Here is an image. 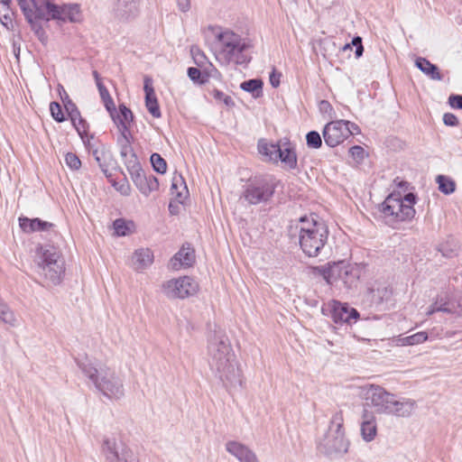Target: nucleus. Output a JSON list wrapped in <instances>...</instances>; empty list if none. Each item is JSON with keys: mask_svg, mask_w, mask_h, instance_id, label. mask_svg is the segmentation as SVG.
I'll list each match as a JSON object with an SVG mask.
<instances>
[{"mask_svg": "<svg viewBox=\"0 0 462 462\" xmlns=\"http://www.w3.org/2000/svg\"><path fill=\"white\" fill-rule=\"evenodd\" d=\"M208 361L211 371L230 393L242 386V374L225 333L215 331L208 337Z\"/></svg>", "mask_w": 462, "mask_h": 462, "instance_id": "1", "label": "nucleus"}, {"mask_svg": "<svg viewBox=\"0 0 462 462\" xmlns=\"http://www.w3.org/2000/svg\"><path fill=\"white\" fill-rule=\"evenodd\" d=\"M290 236L297 238L300 249L309 257H316L327 244V226L314 216H303L292 221L289 228Z\"/></svg>", "mask_w": 462, "mask_h": 462, "instance_id": "2", "label": "nucleus"}, {"mask_svg": "<svg viewBox=\"0 0 462 462\" xmlns=\"http://www.w3.org/2000/svg\"><path fill=\"white\" fill-rule=\"evenodd\" d=\"M76 363L96 390L105 397L117 401L125 396L123 378L114 369L106 365L97 368L87 356L76 359Z\"/></svg>", "mask_w": 462, "mask_h": 462, "instance_id": "3", "label": "nucleus"}, {"mask_svg": "<svg viewBox=\"0 0 462 462\" xmlns=\"http://www.w3.org/2000/svg\"><path fill=\"white\" fill-rule=\"evenodd\" d=\"M217 60L223 65L231 63L236 65H247L251 57L247 53L249 44L241 35L226 30L217 36Z\"/></svg>", "mask_w": 462, "mask_h": 462, "instance_id": "4", "label": "nucleus"}, {"mask_svg": "<svg viewBox=\"0 0 462 462\" xmlns=\"http://www.w3.org/2000/svg\"><path fill=\"white\" fill-rule=\"evenodd\" d=\"M416 199L417 197L412 192L404 196H402L400 192H393L388 195L380 205V211L385 223L394 227L401 222L411 220L416 214L414 209Z\"/></svg>", "mask_w": 462, "mask_h": 462, "instance_id": "5", "label": "nucleus"}, {"mask_svg": "<svg viewBox=\"0 0 462 462\" xmlns=\"http://www.w3.org/2000/svg\"><path fill=\"white\" fill-rule=\"evenodd\" d=\"M65 272L64 260L54 246H41L37 259V273L44 287L58 285Z\"/></svg>", "mask_w": 462, "mask_h": 462, "instance_id": "6", "label": "nucleus"}, {"mask_svg": "<svg viewBox=\"0 0 462 462\" xmlns=\"http://www.w3.org/2000/svg\"><path fill=\"white\" fill-rule=\"evenodd\" d=\"M313 270L314 273L322 276L328 284L333 285L340 281L347 289L356 287L361 275V268L358 265L345 261L328 263L316 266Z\"/></svg>", "mask_w": 462, "mask_h": 462, "instance_id": "7", "label": "nucleus"}, {"mask_svg": "<svg viewBox=\"0 0 462 462\" xmlns=\"http://www.w3.org/2000/svg\"><path fill=\"white\" fill-rule=\"evenodd\" d=\"M343 424V412L338 411L333 414L328 431L319 443V448L321 452L328 455L345 454L347 452L349 441L346 438Z\"/></svg>", "mask_w": 462, "mask_h": 462, "instance_id": "8", "label": "nucleus"}, {"mask_svg": "<svg viewBox=\"0 0 462 462\" xmlns=\"http://www.w3.org/2000/svg\"><path fill=\"white\" fill-rule=\"evenodd\" d=\"M30 4L36 7L38 17L61 22L77 23L81 20L79 6L76 4L57 5L51 0H30Z\"/></svg>", "mask_w": 462, "mask_h": 462, "instance_id": "9", "label": "nucleus"}, {"mask_svg": "<svg viewBox=\"0 0 462 462\" xmlns=\"http://www.w3.org/2000/svg\"><path fill=\"white\" fill-rule=\"evenodd\" d=\"M277 181L273 176H260L251 179L244 186L241 198L250 205L269 202L275 192Z\"/></svg>", "mask_w": 462, "mask_h": 462, "instance_id": "10", "label": "nucleus"}, {"mask_svg": "<svg viewBox=\"0 0 462 462\" xmlns=\"http://www.w3.org/2000/svg\"><path fill=\"white\" fill-rule=\"evenodd\" d=\"M362 393L367 405L373 407L375 412L387 415L393 400V393L375 384L365 385L362 388Z\"/></svg>", "mask_w": 462, "mask_h": 462, "instance_id": "11", "label": "nucleus"}, {"mask_svg": "<svg viewBox=\"0 0 462 462\" xmlns=\"http://www.w3.org/2000/svg\"><path fill=\"white\" fill-rule=\"evenodd\" d=\"M198 290V282L189 276L171 279L162 285L163 293L170 299H185L196 294Z\"/></svg>", "mask_w": 462, "mask_h": 462, "instance_id": "12", "label": "nucleus"}, {"mask_svg": "<svg viewBox=\"0 0 462 462\" xmlns=\"http://www.w3.org/2000/svg\"><path fill=\"white\" fill-rule=\"evenodd\" d=\"M127 170L134 185L144 196L147 197L152 191H155L159 189L158 179L152 174L147 175L142 169L140 162L137 164H133L132 167Z\"/></svg>", "mask_w": 462, "mask_h": 462, "instance_id": "13", "label": "nucleus"}, {"mask_svg": "<svg viewBox=\"0 0 462 462\" xmlns=\"http://www.w3.org/2000/svg\"><path fill=\"white\" fill-rule=\"evenodd\" d=\"M325 143L329 147H336L351 135L345 120H337L328 123L322 132Z\"/></svg>", "mask_w": 462, "mask_h": 462, "instance_id": "14", "label": "nucleus"}, {"mask_svg": "<svg viewBox=\"0 0 462 462\" xmlns=\"http://www.w3.org/2000/svg\"><path fill=\"white\" fill-rule=\"evenodd\" d=\"M140 5V0H115L112 14L119 22H129L138 16Z\"/></svg>", "mask_w": 462, "mask_h": 462, "instance_id": "15", "label": "nucleus"}, {"mask_svg": "<svg viewBox=\"0 0 462 462\" xmlns=\"http://www.w3.org/2000/svg\"><path fill=\"white\" fill-rule=\"evenodd\" d=\"M393 291L389 286L374 282L368 286L364 300L370 307L380 309L384 302L390 300Z\"/></svg>", "mask_w": 462, "mask_h": 462, "instance_id": "16", "label": "nucleus"}, {"mask_svg": "<svg viewBox=\"0 0 462 462\" xmlns=\"http://www.w3.org/2000/svg\"><path fill=\"white\" fill-rule=\"evenodd\" d=\"M18 4L23 13L25 19L31 24L32 30L36 34L37 38L42 43H45L47 41V35L42 25L39 23L40 21H45V18L38 17L36 13L37 9L36 7H33L32 4H30V0H18Z\"/></svg>", "mask_w": 462, "mask_h": 462, "instance_id": "17", "label": "nucleus"}, {"mask_svg": "<svg viewBox=\"0 0 462 462\" xmlns=\"http://www.w3.org/2000/svg\"><path fill=\"white\" fill-rule=\"evenodd\" d=\"M331 309V317L335 323H351L352 320L356 321L359 318L358 311L348 306L347 303H341L337 300H332L329 303Z\"/></svg>", "mask_w": 462, "mask_h": 462, "instance_id": "18", "label": "nucleus"}, {"mask_svg": "<svg viewBox=\"0 0 462 462\" xmlns=\"http://www.w3.org/2000/svg\"><path fill=\"white\" fill-rule=\"evenodd\" d=\"M86 145L88 151L94 156L102 172L110 181H112V172L109 167L113 164V158L110 151L105 145L95 148L89 141H88Z\"/></svg>", "mask_w": 462, "mask_h": 462, "instance_id": "19", "label": "nucleus"}, {"mask_svg": "<svg viewBox=\"0 0 462 462\" xmlns=\"http://www.w3.org/2000/svg\"><path fill=\"white\" fill-rule=\"evenodd\" d=\"M417 409V402L411 398L400 397L395 394L391 402V406L387 415H393L400 418L411 417Z\"/></svg>", "mask_w": 462, "mask_h": 462, "instance_id": "20", "label": "nucleus"}, {"mask_svg": "<svg viewBox=\"0 0 462 462\" xmlns=\"http://www.w3.org/2000/svg\"><path fill=\"white\" fill-rule=\"evenodd\" d=\"M226 450L239 462H259L255 453L247 446L236 440L226 443Z\"/></svg>", "mask_w": 462, "mask_h": 462, "instance_id": "21", "label": "nucleus"}, {"mask_svg": "<svg viewBox=\"0 0 462 462\" xmlns=\"http://www.w3.org/2000/svg\"><path fill=\"white\" fill-rule=\"evenodd\" d=\"M195 262V251L189 245H183L178 253L170 261L173 270H180L181 267H189Z\"/></svg>", "mask_w": 462, "mask_h": 462, "instance_id": "22", "label": "nucleus"}, {"mask_svg": "<svg viewBox=\"0 0 462 462\" xmlns=\"http://www.w3.org/2000/svg\"><path fill=\"white\" fill-rule=\"evenodd\" d=\"M361 437L365 442H371L377 435L375 416L372 411L364 410L360 423Z\"/></svg>", "mask_w": 462, "mask_h": 462, "instance_id": "23", "label": "nucleus"}, {"mask_svg": "<svg viewBox=\"0 0 462 462\" xmlns=\"http://www.w3.org/2000/svg\"><path fill=\"white\" fill-rule=\"evenodd\" d=\"M439 297L442 312L462 317V294H455L453 296L439 294Z\"/></svg>", "mask_w": 462, "mask_h": 462, "instance_id": "24", "label": "nucleus"}, {"mask_svg": "<svg viewBox=\"0 0 462 462\" xmlns=\"http://www.w3.org/2000/svg\"><path fill=\"white\" fill-rule=\"evenodd\" d=\"M112 119L119 128L121 134H130V127L134 120V115L125 105H119V111L116 113Z\"/></svg>", "mask_w": 462, "mask_h": 462, "instance_id": "25", "label": "nucleus"}, {"mask_svg": "<svg viewBox=\"0 0 462 462\" xmlns=\"http://www.w3.org/2000/svg\"><path fill=\"white\" fill-rule=\"evenodd\" d=\"M143 90L145 92V106L150 114L155 117H161L162 114L160 111V107L158 105L157 97L154 93V89L152 87V81L150 78L146 77L144 79V86Z\"/></svg>", "mask_w": 462, "mask_h": 462, "instance_id": "26", "label": "nucleus"}, {"mask_svg": "<svg viewBox=\"0 0 462 462\" xmlns=\"http://www.w3.org/2000/svg\"><path fill=\"white\" fill-rule=\"evenodd\" d=\"M130 134H121L118 139L120 145V155L123 158L127 169L131 168L133 164L139 163L136 154L134 152L131 142L129 139Z\"/></svg>", "mask_w": 462, "mask_h": 462, "instance_id": "27", "label": "nucleus"}, {"mask_svg": "<svg viewBox=\"0 0 462 462\" xmlns=\"http://www.w3.org/2000/svg\"><path fill=\"white\" fill-rule=\"evenodd\" d=\"M20 227L25 233L41 232L49 230L53 226L52 223L43 221L40 218L19 217Z\"/></svg>", "mask_w": 462, "mask_h": 462, "instance_id": "28", "label": "nucleus"}, {"mask_svg": "<svg viewBox=\"0 0 462 462\" xmlns=\"http://www.w3.org/2000/svg\"><path fill=\"white\" fill-rule=\"evenodd\" d=\"M132 261L134 269L142 272L152 263V252L149 248L137 249L133 254Z\"/></svg>", "mask_w": 462, "mask_h": 462, "instance_id": "29", "label": "nucleus"}, {"mask_svg": "<svg viewBox=\"0 0 462 462\" xmlns=\"http://www.w3.org/2000/svg\"><path fill=\"white\" fill-rule=\"evenodd\" d=\"M415 66L432 80L440 81L443 79L438 66L431 63L426 58L418 57L415 60Z\"/></svg>", "mask_w": 462, "mask_h": 462, "instance_id": "30", "label": "nucleus"}, {"mask_svg": "<svg viewBox=\"0 0 462 462\" xmlns=\"http://www.w3.org/2000/svg\"><path fill=\"white\" fill-rule=\"evenodd\" d=\"M278 160L284 164L288 170H295L298 166L297 154L292 147L287 146L280 149L278 153Z\"/></svg>", "mask_w": 462, "mask_h": 462, "instance_id": "31", "label": "nucleus"}, {"mask_svg": "<svg viewBox=\"0 0 462 462\" xmlns=\"http://www.w3.org/2000/svg\"><path fill=\"white\" fill-rule=\"evenodd\" d=\"M280 149L281 145L277 143H269L264 140H260L258 143L259 152L272 162H278Z\"/></svg>", "mask_w": 462, "mask_h": 462, "instance_id": "32", "label": "nucleus"}, {"mask_svg": "<svg viewBox=\"0 0 462 462\" xmlns=\"http://www.w3.org/2000/svg\"><path fill=\"white\" fill-rule=\"evenodd\" d=\"M67 98H69L68 96ZM64 106L72 122V125L76 128L77 132L80 134V128L77 125V121H79L80 124L85 125L86 120L81 117L79 110L70 99H68L65 102Z\"/></svg>", "mask_w": 462, "mask_h": 462, "instance_id": "33", "label": "nucleus"}, {"mask_svg": "<svg viewBox=\"0 0 462 462\" xmlns=\"http://www.w3.org/2000/svg\"><path fill=\"white\" fill-rule=\"evenodd\" d=\"M263 85V83L262 79H253L242 82L240 88L251 93L254 97H259L262 95Z\"/></svg>", "mask_w": 462, "mask_h": 462, "instance_id": "34", "label": "nucleus"}, {"mask_svg": "<svg viewBox=\"0 0 462 462\" xmlns=\"http://www.w3.org/2000/svg\"><path fill=\"white\" fill-rule=\"evenodd\" d=\"M106 462H134L133 455L129 450H119L117 448L115 451L107 454L106 457Z\"/></svg>", "mask_w": 462, "mask_h": 462, "instance_id": "35", "label": "nucleus"}, {"mask_svg": "<svg viewBox=\"0 0 462 462\" xmlns=\"http://www.w3.org/2000/svg\"><path fill=\"white\" fill-rule=\"evenodd\" d=\"M134 225L133 221H126L123 218L116 219L113 223L115 233L118 236H125L132 232Z\"/></svg>", "mask_w": 462, "mask_h": 462, "instance_id": "36", "label": "nucleus"}, {"mask_svg": "<svg viewBox=\"0 0 462 462\" xmlns=\"http://www.w3.org/2000/svg\"><path fill=\"white\" fill-rule=\"evenodd\" d=\"M436 181L439 184V189L442 193H444L446 195H449L455 191L456 183L450 178H448L445 175H439L436 178Z\"/></svg>", "mask_w": 462, "mask_h": 462, "instance_id": "37", "label": "nucleus"}, {"mask_svg": "<svg viewBox=\"0 0 462 462\" xmlns=\"http://www.w3.org/2000/svg\"><path fill=\"white\" fill-rule=\"evenodd\" d=\"M13 12L10 9L9 4H0V23L9 29L13 26Z\"/></svg>", "mask_w": 462, "mask_h": 462, "instance_id": "38", "label": "nucleus"}, {"mask_svg": "<svg viewBox=\"0 0 462 462\" xmlns=\"http://www.w3.org/2000/svg\"><path fill=\"white\" fill-rule=\"evenodd\" d=\"M428 339V334L425 331L417 332L411 336L401 339L402 346H413L425 342Z\"/></svg>", "mask_w": 462, "mask_h": 462, "instance_id": "39", "label": "nucleus"}, {"mask_svg": "<svg viewBox=\"0 0 462 462\" xmlns=\"http://www.w3.org/2000/svg\"><path fill=\"white\" fill-rule=\"evenodd\" d=\"M153 170L161 174H163L166 172L167 170V163L166 161L159 154V153H152L150 158Z\"/></svg>", "mask_w": 462, "mask_h": 462, "instance_id": "40", "label": "nucleus"}, {"mask_svg": "<svg viewBox=\"0 0 462 462\" xmlns=\"http://www.w3.org/2000/svg\"><path fill=\"white\" fill-rule=\"evenodd\" d=\"M0 319L12 326L15 324V318L13 311L3 301H0Z\"/></svg>", "mask_w": 462, "mask_h": 462, "instance_id": "41", "label": "nucleus"}, {"mask_svg": "<svg viewBox=\"0 0 462 462\" xmlns=\"http://www.w3.org/2000/svg\"><path fill=\"white\" fill-rule=\"evenodd\" d=\"M307 146L310 149H319L322 145V139L317 131H310L306 134Z\"/></svg>", "mask_w": 462, "mask_h": 462, "instance_id": "42", "label": "nucleus"}, {"mask_svg": "<svg viewBox=\"0 0 462 462\" xmlns=\"http://www.w3.org/2000/svg\"><path fill=\"white\" fill-rule=\"evenodd\" d=\"M212 96L217 101L223 103L226 107L231 108L235 106L233 98L218 89H214Z\"/></svg>", "mask_w": 462, "mask_h": 462, "instance_id": "43", "label": "nucleus"}, {"mask_svg": "<svg viewBox=\"0 0 462 462\" xmlns=\"http://www.w3.org/2000/svg\"><path fill=\"white\" fill-rule=\"evenodd\" d=\"M179 185H183V189L186 193L188 192V189L183 177L180 174H175L172 178L171 189L172 193L176 191L177 197L180 199L184 197L182 196L181 192L177 191Z\"/></svg>", "mask_w": 462, "mask_h": 462, "instance_id": "44", "label": "nucleus"}, {"mask_svg": "<svg viewBox=\"0 0 462 462\" xmlns=\"http://www.w3.org/2000/svg\"><path fill=\"white\" fill-rule=\"evenodd\" d=\"M65 163L72 171H78L81 167V161L74 152L66 153Z\"/></svg>", "mask_w": 462, "mask_h": 462, "instance_id": "45", "label": "nucleus"}, {"mask_svg": "<svg viewBox=\"0 0 462 462\" xmlns=\"http://www.w3.org/2000/svg\"><path fill=\"white\" fill-rule=\"evenodd\" d=\"M457 246L455 243L449 244L448 242L441 244L439 247V251L444 257L451 258L457 254Z\"/></svg>", "mask_w": 462, "mask_h": 462, "instance_id": "46", "label": "nucleus"}, {"mask_svg": "<svg viewBox=\"0 0 462 462\" xmlns=\"http://www.w3.org/2000/svg\"><path fill=\"white\" fill-rule=\"evenodd\" d=\"M50 111L53 119L59 123L65 121V116L62 112L61 106L58 102H51L50 104Z\"/></svg>", "mask_w": 462, "mask_h": 462, "instance_id": "47", "label": "nucleus"}, {"mask_svg": "<svg viewBox=\"0 0 462 462\" xmlns=\"http://www.w3.org/2000/svg\"><path fill=\"white\" fill-rule=\"evenodd\" d=\"M118 448V445L115 439H106L103 442L102 449L105 457H107V454L115 451Z\"/></svg>", "mask_w": 462, "mask_h": 462, "instance_id": "48", "label": "nucleus"}, {"mask_svg": "<svg viewBox=\"0 0 462 462\" xmlns=\"http://www.w3.org/2000/svg\"><path fill=\"white\" fill-rule=\"evenodd\" d=\"M349 153L357 162L363 161L365 158V149L362 146L355 145L349 149Z\"/></svg>", "mask_w": 462, "mask_h": 462, "instance_id": "49", "label": "nucleus"}, {"mask_svg": "<svg viewBox=\"0 0 462 462\" xmlns=\"http://www.w3.org/2000/svg\"><path fill=\"white\" fill-rule=\"evenodd\" d=\"M448 104L453 108L462 109V95H451L448 97Z\"/></svg>", "mask_w": 462, "mask_h": 462, "instance_id": "50", "label": "nucleus"}, {"mask_svg": "<svg viewBox=\"0 0 462 462\" xmlns=\"http://www.w3.org/2000/svg\"><path fill=\"white\" fill-rule=\"evenodd\" d=\"M443 122L446 125H448V126H456L458 124L457 117L451 113L444 114Z\"/></svg>", "mask_w": 462, "mask_h": 462, "instance_id": "51", "label": "nucleus"}, {"mask_svg": "<svg viewBox=\"0 0 462 462\" xmlns=\"http://www.w3.org/2000/svg\"><path fill=\"white\" fill-rule=\"evenodd\" d=\"M441 311L442 312V307L440 306V299L439 295L436 298V300L430 305L427 311V315L430 316L435 312Z\"/></svg>", "mask_w": 462, "mask_h": 462, "instance_id": "52", "label": "nucleus"}, {"mask_svg": "<svg viewBox=\"0 0 462 462\" xmlns=\"http://www.w3.org/2000/svg\"><path fill=\"white\" fill-rule=\"evenodd\" d=\"M188 76L192 81L198 82L199 81L201 71L197 68L190 67L188 69Z\"/></svg>", "mask_w": 462, "mask_h": 462, "instance_id": "53", "label": "nucleus"}, {"mask_svg": "<svg viewBox=\"0 0 462 462\" xmlns=\"http://www.w3.org/2000/svg\"><path fill=\"white\" fill-rule=\"evenodd\" d=\"M97 88H98L100 97L103 102H105V100L111 98V96H110L107 88L104 86V84L102 82H98Z\"/></svg>", "mask_w": 462, "mask_h": 462, "instance_id": "54", "label": "nucleus"}, {"mask_svg": "<svg viewBox=\"0 0 462 462\" xmlns=\"http://www.w3.org/2000/svg\"><path fill=\"white\" fill-rule=\"evenodd\" d=\"M104 105H105L106 110L108 111L110 116L113 117L116 115V106H115V103L113 101V98L111 97V98H109L107 100H105Z\"/></svg>", "mask_w": 462, "mask_h": 462, "instance_id": "55", "label": "nucleus"}, {"mask_svg": "<svg viewBox=\"0 0 462 462\" xmlns=\"http://www.w3.org/2000/svg\"><path fill=\"white\" fill-rule=\"evenodd\" d=\"M281 74L276 73L274 70L270 74V83L273 88H277L280 85Z\"/></svg>", "mask_w": 462, "mask_h": 462, "instance_id": "56", "label": "nucleus"}, {"mask_svg": "<svg viewBox=\"0 0 462 462\" xmlns=\"http://www.w3.org/2000/svg\"><path fill=\"white\" fill-rule=\"evenodd\" d=\"M345 123L347 124V128L349 132H351V135L360 134V128L356 124L346 120Z\"/></svg>", "mask_w": 462, "mask_h": 462, "instance_id": "57", "label": "nucleus"}, {"mask_svg": "<svg viewBox=\"0 0 462 462\" xmlns=\"http://www.w3.org/2000/svg\"><path fill=\"white\" fill-rule=\"evenodd\" d=\"M177 3L180 11L186 12L189 9V0H177Z\"/></svg>", "mask_w": 462, "mask_h": 462, "instance_id": "58", "label": "nucleus"}, {"mask_svg": "<svg viewBox=\"0 0 462 462\" xmlns=\"http://www.w3.org/2000/svg\"><path fill=\"white\" fill-rule=\"evenodd\" d=\"M113 186L116 187V189L117 190H119L121 192V194H123V195H128L129 194L130 188H129L128 185L122 184L119 187H116V184L113 183Z\"/></svg>", "mask_w": 462, "mask_h": 462, "instance_id": "59", "label": "nucleus"}, {"mask_svg": "<svg viewBox=\"0 0 462 462\" xmlns=\"http://www.w3.org/2000/svg\"><path fill=\"white\" fill-rule=\"evenodd\" d=\"M363 52H364V47L363 45H357V47H356V58H359L363 55Z\"/></svg>", "mask_w": 462, "mask_h": 462, "instance_id": "60", "label": "nucleus"}, {"mask_svg": "<svg viewBox=\"0 0 462 462\" xmlns=\"http://www.w3.org/2000/svg\"><path fill=\"white\" fill-rule=\"evenodd\" d=\"M352 44L355 47H357V45H361L362 44L361 37H359V36L354 37L353 40H352Z\"/></svg>", "mask_w": 462, "mask_h": 462, "instance_id": "61", "label": "nucleus"}, {"mask_svg": "<svg viewBox=\"0 0 462 462\" xmlns=\"http://www.w3.org/2000/svg\"><path fill=\"white\" fill-rule=\"evenodd\" d=\"M77 125L80 128V134H79L82 137V134L86 132L87 123L85 125L80 124L79 121H77Z\"/></svg>", "mask_w": 462, "mask_h": 462, "instance_id": "62", "label": "nucleus"}, {"mask_svg": "<svg viewBox=\"0 0 462 462\" xmlns=\"http://www.w3.org/2000/svg\"><path fill=\"white\" fill-rule=\"evenodd\" d=\"M13 47H14V53L16 59L18 60L19 54H20V46H17L16 43L14 42Z\"/></svg>", "mask_w": 462, "mask_h": 462, "instance_id": "63", "label": "nucleus"}, {"mask_svg": "<svg viewBox=\"0 0 462 462\" xmlns=\"http://www.w3.org/2000/svg\"><path fill=\"white\" fill-rule=\"evenodd\" d=\"M409 185V183L407 181H403V180H400L398 183H397V186L399 188H402V189H406L407 186Z\"/></svg>", "mask_w": 462, "mask_h": 462, "instance_id": "64", "label": "nucleus"}]
</instances>
